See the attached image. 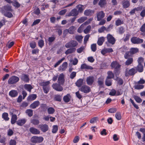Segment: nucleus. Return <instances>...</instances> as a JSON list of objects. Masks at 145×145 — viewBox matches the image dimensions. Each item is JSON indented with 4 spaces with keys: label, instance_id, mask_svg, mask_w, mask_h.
Returning a JSON list of instances; mask_svg holds the SVG:
<instances>
[{
    "label": "nucleus",
    "instance_id": "f257e3e1",
    "mask_svg": "<svg viewBox=\"0 0 145 145\" xmlns=\"http://www.w3.org/2000/svg\"><path fill=\"white\" fill-rule=\"evenodd\" d=\"M77 41L74 40H71L69 42L67 43L65 45V47L67 48H73L76 46L78 45Z\"/></svg>",
    "mask_w": 145,
    "mask_h": 145
},
{
    "label": "nucleus",
    "instance_id": "f03ea898",
    "mask_svg": "<svg viewBox=\"0 0 145 145\" xmlns=\"http://www.w3.org/2000/svg\"><path fill=\"white\" fill-rule=\"evenodd\" d=\"M44 140L43 137H38L34 136L32 137L31 138V141L33 143H39L41 142Z\"/></svg>",
    "mask_w": 145,
    "mask_h": 145
},
{
    "label": "nucleus",
    "instance_id": "7ed1b4c3",
    "mask_svg": "<svg viewBox=\"0 0 145 145\" xmlns=\"http://www.w3.org/2000/svg\"><path fill=\"white\" fill-rule=\"evenodd\" d=\"M19 80V78L16 76H12L9 78L8 83L9 84H13L18 82Z\"/></svg>",
    "mask_w": 145,
    "mask_h": 145
},
{
    "label": "nucleus",
    "instance_id": "20e7f679",
    "mask_svg": "<svg viewBox=\"0 0 145 145\" xmlns=\"http://www.w3.org/2000/svg\"><path fill=\"white\" fill-rule=\"evenodd\" d=\"M79 90L81 92L85 93H87L91 91L90 88L86 85H84L82 86L79 89Z\"/></svg>",
    "mask_w": 145,
    "mask_h": 145
},
{
    "label": "nucleus",
    "instance_id": "39448f33",
    "mask_svg": "<svg viewBox=\"0 0 145 145\" xmlns=\"http://www.w3.org/2000/svg\"><path fill=\"white\" fill-rule=\"evenodd\" d=\"M131 41L134 44H139L143 43V40L137 37H134L131 38Z\"/></svg>",
    "mask_w": 145,
    "mask_h": 145
},
{
    "label": "nucleus",
    "instance_id": "423d86ee",
    "mask_svg": "<svg viewBox=\"0 0 145 145\" xmlns=\"http://www.w3.org/2000/svg\"><path fill=\"white\" fill-rule=\"evenodd\" d=\"M108 42L110 43L113 45L114 44L116 39L114 38L110 34H108L106 37Z\"/></svg>",
    "mask_w": 145,
    "mask_h": 145
},
{
    "label": "nucleus",
    "instance_id": "0eeeda50",
    "mask_svg": "<svg viewBox=\"0 0 145 145\" xmlns=\"http://www.w3.org/2000/svg\"><path fill=\"white\" fill-rule=\"evenodd\" d=\"M137 72V70L134 68H132L129 70H126L125 72V76H126L130 75H133Z\"/></svg>",
    "mask_w": 145,
    "mask_h": 145
},
{
    "label": "nucleus",
    "instance_id": "6e6552de",
    "mask_svg": "<svg viewBox=\"0 0 145 145\" xmlns=\"http://www.w3.org/2000/svg\"><path fill=\"white\" fill-rule=\"evenodd\" d=\"M60 85L59 83H55L52 84V87L55 90L60 91H62L63 89V87L60 86Z\"/></svg>",
    "mask_w": 145,
    "mask_h": 145
},
{
    "label": "nucleus",
    "instance_id": "1a4fd4ad",
    "mask_svg": "<svg viewBox=\"0 0 145 145\" xmlns=\"http://www.w3.org/2000/svg\"><path fill=\"white\" fill-rule=\"evenodd\" d=\"M65 76L63 73L60 74L58 79L57 82L59 84L62 85L64 84L65 82Z\"/></svg>",
    "mask_w": 145,
    "mask_h": 145
},
{
    "label": "nucleus",
    "instance_id": "9d476101",
    "mask_svg": "<svg viewBox=\"0 0 145 145\" xmlns=\"http://www.w3.org/2000/svg\"><path fill=\"white\" fill-rule=\"evenodd\" d=\"M111 66L112 68H114L116 70L120 69L121 67V65L116 61L112 62L111 64Z\"/></svg>",
    "mask_w": 145,
    "mask_h": 145
},
{
    "label": "nucleus",
    "instance_id": "9b49d317",
    "mask_svg": "<svg viewBox=\"0 0 145 145\" xmlns=\"http://www.w3.org/2000/svg\"><path fill=\"white\" fill-rule=\"evenodd\" d=\"M97 20L98 21H100L105 16V14L103 11H101L97 12Z\"/></svg>",
    "mask_w": 145,
    "mask_h": 145
},
{
    "label": "nucleus",
    "instance_id": "f8f14e48",
    "mask_svg": "<svg viewBox=\"0 0 145 145\" xmlns=\"http://www.w3.org/2000/svg\"><path fill=\"white\" fill-rule=\"evenodd\" d=\"M78 11L76 9L74 8L67 15L68 16H75L78 14Z\"/></svg>",
    "mask_w": 145,
    "mask_h": 145
},
{
    "label": "nucleus",
    "instance_id": "ddd939ff",
    "mask_svg": "<svg viewBox=\"0 0 145 145\" xmlns=\"http://www.w3.org/2000/svg\"><path fill=\"white\" fill-rule=\"evenodd\" d=\"M94 77L93 76L87 77L86 80L87 84L89 85H91L94 82Z\"/></svg>",
    "mask_w": 145,
    "mask_h": 145
},
{
    "label": "nucleus",
    "instance_id": "4468645a",
    "mask_svg": "<svg viewBox=\"0 0 145 145\" xmlns=\"http://www.w3.org/2000/svg\"><path fill=\"white\" fill-rule=\"evenodd\" d=\"M68 64L67 62H64L63 64L59 67V71H65L67 67Z\"/></svg>",
    "mask_w": 145,
    "mask_h": 145
},
{
    "label": "nucleus",
    "instance_id": "2eb2a0df",
    "mask_svg": "<svg viewBox=\"0 0 145 145\" xmlns=\"http://www.w3.org/2000/svg\"><path fill=\"white\" fill-rule=\"evenodd\" d=\"M75 30V27L73 26H72L70 27L69 29H66L64 31V32H69L71 34H73L74 33V31Z\"/></svg>",
    "mask_w": 145,
    "mask_h": 145
},
{
    "label": "nucleus",
    "instance_id": "dca6fc26",
    "mask_svg": "<svg viewBox=\"0 0 145 145\" xmlns=\"http://www.w3.org/2000/svg\"><path fill=\"white\" fill-rule=\"evenodd\" d=\"M39 127L43 132H45L48 129V127L46 124H44L39 125Z\"/></svg>",
    "mask_w": 145,
    "mask_h": 145
},
{
    "label": "nucleus",
    "instance_id": "f3484780",
    "mask_svg": "<svg viewBox=\"0 0 145 145\" xmlns=\"http://www.w3.org/2000/svg\"><path fill=\"white\" fill-rule=\"evenodd\" d=\"M40 105V102L38 101H34L30 105V107L32 109H35L39 106Z\"/></svg>",
    "mask_w": 145,
    "mask_h": 145
},
{
    "label": "nucleus",
    "instance_id": "a211bd4d",
    "mask_svg": "<svg viewBox=\"0 0 145 145\" xmlns=\"http://www.w3.org/2000/svg\"><path fill=\"white\" fill-rule=\"evenodd\" d=\"M29 131L32 133L34 135L38 134L40 133V131L38 130L33 127H31Z\"/></svg>",
    "mask_w": 145,
    "mask_h": 145
},
{
    "label": "nucleus",
    "instance_id": "6ab92c4d",
    "mask_svg": "<svg viewBox=\"0 0 145 145\" xmlns=\"http://www.w3.org/2000/svg\"><path fill=\"white\" fill-rule=\"evenodd\" d=\"M122 4L123 7L125 8H128L130 5L129 2L128 0H123Z\"/></svg>",
    "mask_w": 145,
    "mask_h": 145
},
{
    "label": "nucleus",
    "instance_id": "aec40b11",
    "mask_svg": "<svg viewBox=\"0 0 145 145\" xmlns=\"http://www.w3.org/2000/svg\"><path fill=\"white\" fill-rule=\"evenodd\" d=\"M21 80L26 82H28L29 81V79L28 76L25 74H23L21 77Z\"/></svg>",
    "mask_w": 145,
    "mask_h": 145
},
{
    "label": "nucleus",
    "instance_id": "412c9836",
    "mask_svg": "<svg viewBox=\"0 0 145 145\" xmlns=\"http://www.w3.org/2000/svg\"><path fill=\"white\" fill-rule=\"evenodd\" d=\"M37 95L35 94H32L29 96L27 97V100L28 101H33L35 100L37 98Z\"/></svg>",
    "mask_w": 145,
    "mask_h": 145
},
{
    "label": "nucleus",
    "instance_id": "4be33fe9",
    "mask_svg": "<svg viewBox=\"0 0 145 145\" xmlns=\"http://www.w3.org/2000/svg\"><path fill=\"white\" fill-rule=\"evenodd\" d=\"M26 121L27 120L25 119L19 120L17 121V123L18 125L21 126L23 125L25 123Z\"/></svg>",
    "mask_w": 145,
    "mask_h": 145
},
{
    "label": "nucleus",
    "instance_id": "5701e85b",
    "mask_svg": "<svg viewBox=\"0 0 145 145\" xmlns=\"http://www.w3.org/2000/svg\"><path fill=\"white\" fill-rule=\"evenodd\" d=\"M80 68L81 69H86L92 70L93 68L91 66L88 65L86 64H83L81 65Z\"/></svg>",
    "mask_w": 145,
    "mask_h": 145
},
{
    "label": "nucleus",
    "instance_id": "b1692460",
    "mask_svg": "<svg viewBox=\"0 0 145 145\" xmlns=\"http://www.w3.org/2000/svg\"><path fill=\"white\" fill-rule=\"evenodd\" d=\"M94 13V11L93 10L90 9H88L84 11V14L85 15L89 16L92 15Z\"/></svg>",
    "mask_w": 145,
    "mask_h": 145
},
{
    "label": "nucleus",
    "instance_id": "393cba45",
    "mask_svg": "<svg viewBox=\"0 0 145 145\" xmlns=\"http://www.w3.org/2000/svg\"><path fill=\"white\" fill-rule=\"evenodd\" d=\"M9 94L11 97H14L17 96L18 93L16 90H12L9 92Z\"/></svg>",
    "mask_w": 145,
    "mask_h": 145
},
{
    "label": "nucleus",
    "instance_id": "a878e982",
    "mask_svg": "<svg viewBox=\"0 0 145 145\" xmlns=\"http://www.w3.org/2000/svg\"><path fill=\"white\" fill-rule=\"evenodd\" d=\"M71 97L70 95L69 94H68L63 97V101L66 103H68Z\"/></svg>",
    "mask_w": 145,
    "mask_h": 145
},
{
    "label": "nucleus",
    "instance_id": "bb28decb",
    "mask_svg": "<svg viewBox=\"0 0 145 145\" xmlns=\"http://www.w3.org/2000/svg\"><path fill=\"white\" fill-rule=\"evenodd\" d=\"M105 40V38L104 37H100L98 39L97 42L99 46L102 45Z\"/></svg>",
    "mask_w": 145,
    "mask_h": 145
},
{
    "label": "nucleus",
    "instance_id": "cd10ccee",
    "mask_svg": "<svg viewBox=\"0 0 145 145\" xmlns=\"http://www.w3.org/2000/svg\"><path fill=\"white\" fill-rule=\"evenodd\" d=\"M76 7L78 9V11L79 12L82 13L85 8V7L84 5H79L77 6Z\"/></svg>",
    "mask_w": 145,
    "mask_h": 145
},
{
    "label": "nucleus",
    "instance_id": "c85d7f7f",
    "mask_svg": "<svg viewBox=\"0 0 145 145\" xmlns=\"http://www.w3.org/2000/svg\"><path fill=\"white\" fill-rule=\"evenodd\" d=\"M98 84L100 87H102L104 84V78L100 77L98 78Z\"/></svg>",
    "mask_w": 145,
    "mask_h": 145
},
{
    "label": "nucleus",
    "instance_id": "c756f323",
    "mask_svg": "<svg viewBox=\"0 0 145 145\" xmlns=\"http://www.w3.org/2000/svg\"><path fill=\"white\" fill-rule=\"evenodd\" d=\"M76 49L74 48H72L69 49L65 52V53L66 55H68L69 54H72L74 53L76 51Z\"/></svg>",
    "mask_w": 145,
    "mask_h": 145
},
{
    "label": "nucleus",
    "instance_id": "7c9ffc66",
    "mask_svg": "<svg viewBox=\"0 0 145 145\" xmlns=\"http://www.w3.org/2000/svg\"><path fill=\"white\" fill-rule=\"evenodd\" d=\"M83 80L82 79H79L76 82V86L78 87H80L83 84Z\"/></svg>",
    "mask_w": 145,
    "mask_h": 145
},
{
    "label": "nucleus",
    "instance_id": "2f4dec72",
    "mask_svg": "<svg viewBox=\"0 0 145 145\" xmlns=\"http://www.w3.org/2000/svg\"><path fill=\"white\" fill-rule=\"evenodd\" d=\"M24 87L25 89L29 92H31V89L33 88V87L30 84H25L24 85Z\"/></svg>",
    "mask_w": 145,
    "mask_h": 145
},
{
    "label": "nucleus",
    "instance_id": "473e14b6",
    "mask_svg": "<svg viewBox=\"0 0 145 145\" xmlns=\"http://www.w3.org/2000/svg\"><path fill=\"white\" fill-rule=\"evenodd\" d=\"M106 4V0H100L99 3V5L101 7H103Z\"/></svg>",
    "mask_w": 145,
    "mask_h": 145
},
{
    "label": "nucleus",
    "instance_id": "72a5a7b5",
    "mask_svg": "<svg viewBox=\"0 0 145 145\" xmlns=\"http://www.w3.org/2000/svg\"><path fill=\"white\" fill-rule=\"evenodd\" d=\"M140 30L142 32L141 34L143 36H145V23L140 28Z\"/></svg>",
    "mask_w": 145,
    "mask_h": 145
},
{
    "label": "nucleus",
    "instance_id": "f704fd0d",
    "mask_svg": "<svg viewBox=\"0 0 145 145\" xmlns=\"http://www.w3.org/2000/svg\"><path fill=\"white\" fill-rule=\"evenodd\" d=\"M85 26L86 25L84 23L82 24L78 28L77 30V32L79 33H82V32L83 29L85 28Z\"/></svg>",
    "mask_w": 145,
    "mask_h": 145
},
{
    "label": "nucleus",
    "instance_id": "c9c22d12",
    "mask_svg": "<svg viewBox=\"0 0 145 145\" xmlns=\"http://www.w3.org/2000/svg\"><path fill=\"white\" fill-rule=\"evenodd\" d=\"M8 114L7 113L4 112L2 115V117L6 121H8L9 120V118L8 117Z\"/></svg>",
    "mask_w": 145,
    "mask_h": 145
},
{
    "label": "nucleus",
    "instance_id": "e433bc0d",
    "mask_svg": "<svg viewBox=\"0 0 145 145\" xmlns=\"http://www.w3.org/2000/svg\"><path fill=\"white\" fill-rule=\"evenodd\" d=\"M83 37L82 35H76L75 38V39L79 42L82 41Z\"/></svg>",
    "mask_w": 145,
    "mask_h": 145
},
{
    "label": "nucleus",
    "instance_id": "4c0bfd02",
    "mask_svg": "<svg viewBox=\"0 0 145 145\" xmlns=\"http://www.w3.org/2000/svg\"><path fill=\"white\" fill-rule=\"evenodd\" d=\"M55 111V109L52 107H50L47 109V112L48 114H53L54 112Z\"/></svg>",
    "mask_w": 145,
    "mask_h": 145
},
{
    "label": "nucleus",
    "instance_id": "58836bf2",
    "mask_svg": "<svg viewBox=\"0 0 145 145\" xmlns=\"http://www.w3.org/2000/svg\"><path fill=\"white\" fill-rule=\"evenodd\" d=\"M25 113L29 117H31L33 115V110L31 109L26 110Z\"/></svg>",
    "mask_w": 145,
    "mask_h": 145
},
{
    "label": "nucleus",
    "instance_id": "ea45409f",
    "mask_svg": "<svg viewBox=\"0 0 145 145\" xmlns=\"http://www.w3.org/2000/svg\"><path fill=\"white\" fill-rule=\"evenodd\" d=\"M17 120V116L15 114L12 115L11 120V123L12 124H14Z\"/></svg>",
    "mask_w": 145,
    "mask_h": 145
},
{
    "label": "nucleus",
    "instance_id": "a19ab883",
    "mask_svg": "<svg viewBox=\"0 0 145 145\" xmlns=\"http://www.w3.org/2000/svg\"><path fill=\"white\" fill-rule=\"evenodd\" d=\"M137 70L139 72H142L143 70V66L141 64H138L137 68Z\"/></svg>",
    "mask_w": 145,
    "mask_h": 145
},
{
    "label": "nucleus",
    "instance_id": "79ce46f5",
    "mask_svg": "<svg viewBox=\"0 0 145 145\" xmlns=\"http://www.w3.org/2000/svg\"><path fill=\"white\" fill-rule=\"evenodd\" d=\"M50 84V82L49 81L46 82H42L40 83L41 85L43 87H46V86H49L48 85Z\"/></svg>",
    "mask_w": 145,
    "mask_h": 145
},
{
    "label": "nucleus",
    "instance_id": "37998d69",
    "mask_svg": "<svg viewBox=\"0 0 145 145\" xmlns=\"http://www.w3.org/2000/svg\"><path fill=\"white\" fill-rule=\"evenodd\" d=\"M108 76L106 78L110 79L113 78L114 76V74L111 71H109L107 72Z\"/></svg>",
    "mask_w": 145,
    "mask_h": 145
},
{
    "label": "nucleus",
    "instance_id": "c03bdc74",
    "mask_svg": "<svg viewBox=\"0 0 145 145\" xmlns=\"http://www.w3.org/2000/svg\"><path fill=\"white\" fill-rule=\"evenodd\" d=\"M130 51L132 54H133L138 52V49L137 48H131Z\"/></svg>",
    "mask_w": 145,
    "mask_h": 145
},
{
    "label": "nucleus",
    "instance_id": "a18cd8bd",
    "mask_svg": "<svg viewBox=\"0 0 145 145\" xmlns=\"http://www.w3.org/2000/svg\"><path fill=\"white\" fill-rule=\"evenodd\" d=\"M133 61V58H131L128 59L125 62V65H129L131 64Z\"/></svg>",
    "mask_w": 145,
    "mask_h": 145
},
{
    "label": "nucleus",
    "instance_id": "49530a36",
    "mask_svg": "<svg viewBox=\"0 0 145 145\" xmlns=\"http://www.w3.org/2000/svg\"><path fill=\"white\" fill-rule=\"evenodd\" d=\"M87 19V18L86 17H82L78 20V22L81 23L85 21Z\"/></svg>",
    "mask_w": 145,
    "mask_h": 145
},
{
    "label": "nucleus",
    "instance_id": "de8ad7c7",
    "mask_svg": "<svg viewBox=\"0 0 145 145\" xmlns=\"http://www.w3.org/2000/svg\"><path fill=\"white\" fill-rule=\"evenodd\" d=\"M54 99L55 101L60 102L61 101V96L59 95H56L54 96Z\"/></svg>",
    "mask_w": 145,
    "mask_h": 145
},
{
    "label": "nucleus",
    "instance_id": "09e8293b",
    "mask_svg": "<svg viewBox=\"0 0 145 145\" xmlns=\"http://www.w3.org/2000/svg\"><path fill=\"white\" fill-rule=\"evenodd\" d=\"M91 29V26L90 25H88L84 30V33L85 34L88 33L90 31Z\"/></svg>",
    "mask_w": 145,
    "mask_h": 145
},
{
    "label": "nucleus",
    "instance_id": "8fccbe9b",
    "mask_svg": "<svg viewBox=\"0 0 145 145\" xmlns=\"http://www.w3.org/2000/svg\"><path fill=\"white\" fill-rule=\"evenodd\" d=\"M4 12L12 11V9L11 8V7L10 6L7 5L4 7Z\"/></svg>",
    "mask_w": 145,
    "mask_h": 145
},
{
    "label": "nucleus",
    "instance_id": "3c124183",
    "mask_svg": "<svg viewBox=\"0 0 145 145\" xmlns=\"http://www.w3.org/2000/svg\"><path fill=\"white\" fill-rule=\"evenodd\" d=\"M105 84L108 86H110L112 85V80L110 79L106 78L105 81Z\"/></svg>",
    "mask_w": 145,
    "mask_h": 145
},
{
    "label": "nucleus",
    "instance_id": "603ef678",
    "mask_svg": "<svg viewBox=\"0 0 145 145\" xmlns=\"http://www.w3.org/2000/svg\"><path fill=\"white\" fill-rule=\"evenodd\" d=\"M123 24V21H121L120 19H118L116 20L115 22V25L116 26H119Z\"/></svg>",
    "mask_w": 145,
    "mask_h": 145
},
{
    "label": "nucleus",
    "instance_id": "864d4df0",
    "mask_svg": "<svg viewBox=\"0 0 145 145\" xmlns=\"http://www.w3.org/2000/svg\"><path fill=\"white\" fill-rule=\"evenodd\" d=\"M132 54L130 51L126 52L124 55V57L125 59H127Z\"/></svg>",
    "mask_w": 145,
    "mask_h": 145
},
{
    "label": "nucleus",
    "instance_id": "5fc2aeb1",
    "mask_svg": "<svg viewBox=\"0 0 145 145\" xmlns=\"http://www.w3.org/2000/svg\"><path fill=\"white\" fill-rule=\"evenodd\" d=\"M31 122L33 124L37 125L39 123V121L38 120L33 119L31 121Z\"/></svg>",
    "mask_w": 145,
    "mask_h": 145
},
{
    "label": "nucleus",
    "instance_id": "6e6d98bb",
    "mask_svg": "<svg viewBox=\"0 0 145 145\" xmlns=\"http://www.w3.org/2000/svg\"><path fill=\"white\" fill-rule=\"evenodd\" d=\"M4 15L8 18H11L13 16L11 12H9V11L4 12Z\"/></svg>",
    "mask_w": 145,
    "mask_h": 145
},
{
    "label": "nucleus",
    "instance_id": "4d7b16f0",
    "mask_svg": "<svg viewBox=\"0 0 145 145\" xmlns=\"http://www.w3.org/2000/svg\"><path fill=\"white\" fill-rule=\"evenodd\" d=\"M139 84L136 85L135 86V89H141L144 88V86L142 85H139Z\"/></svg>",
    "mask_w": 145,
    "mask_h": 145
},
{
    "label": "nucleus",
    "instance_id": "13d9d810",
    "mask_svg": "<svg viewBox=\"0 0 145 145\" xmlns=\"http://www.w3.org/2000/svg\"><path fill=\"white\" fill-rule=\"evenodd\" d=\"M134 98L135 100L138 103H140L142 101V99L139 97L137 96H135Z\"/></svg>",
    "mask_w": 145,
    "mask_h": 145
},
{
    "label": "nucleus",
    "instance_id": "bf43d9fd",
    "mask_svg": "<svg viewBox=\"0 0 145 145\" xmlns=\"http://www.w3.org/2000/svg\"><path fill=\"white\" fill-rule=\"evenodd\" d=\"M98 119V118L97 117H94L90 120V122L91 123H95L97 122Z\"/></svg>",
    "mask_w": 145,
    "mask_h": 145
},
{
    "label": "nucleus",
    "instance_id": "052dcab7",
    "mask_svg": "<svg viewBox=\"0 0 145 145\" xmlns=\"http://www.w3.org/2000/svg\"><path fill=\"white\" fill-rule=\"evenodd\" d=\"M115 117L118 120H121V117L120 113L119 112H117L115 114Z\"/></svg>",
    "mask_w": 145,
    "mask_h": 145
},
{
    "label": "nucleus",
    "instance_id": "680f3d73",
    "mask_svg": "<svg viewBox=\"0 0 145 145\" xmlns=\"http://www.w3.org/2000/svg\"><path fill=\"white\" fill-rule=\"evenodd\" d=\"M65 59L64 57H63L61 59L57 62L54 65V67H56L58 66Z\"/></svg>",
    "mask_w": 145,
    "mask_h": 145
},
{
    "label": "nucleus",
    "instance_id": "e2e57ef3",
    "mask_svg": "<svg viewBox=\"0 0 145 145\" xmlns=\"http://www.w3.org/2000/svg\"><path fill=\"white\" fill-rule=\"evenodd\" d=\"M76 72H72L70 74L69 77L71 79H73L76 76Z\"/></svg>",
    "mask_w": 145,
    "mask_h": 145
},
{
    "label": "nucleus",
    "instance_id": "0e129e2a",
    "mask_svg": "<svg viewBox=\"0 0 145 145\" xmlns=\"http://www.w3.org/2000/svg\"><path fill=\"white\" fill-rule=\"evenodd\" d=\"M58 130V127L57 125H54L53 126L52 132L53 133H56Z\"/></svg>",
    "mask_w": 145,
    "mask_h": 145
},
{
    "label": "nucleus",
    "instance_id": "69168bd1",
    "mask_svg": "<svg viewBox=\"0 0 145 145\" xmlns=\"http://www.w3.org/2000/svg\"><path fill=\"white\" fill-rule=\"evenodd\" d=\"M125 32L124 29L123 28L121 27H120L118 30V33L119 34H121Z\"/></svg>",
    "mask_w": 145,
    "mask_h": 145
},
{
    "label": "nucleus",
    "instance_id": "338daca9",
    "mask_svg": "<svg viewBox=\"0 0 145 145\" xmlns=\"http://www.w3.org/2000/svg\"><path fill=\"white\" fill-rule=\"evenodd\" d=\"M91 48L93 52H95L96 50V44H92L91 46Z\"/></svg>",
    "mask_w": 145,
    "mask_h": 145
},
{
    "label": "nucleus",
    "instance_id": "774afa93",
    "mask_svg": "<svg viewBox=\"0 0 145 145\" xmlns=\"http://www.w3.org/2000/svg\"><path fill=\"white\" fill-rule=\"evenodd\" d=\"M67 11V10L64 9L60 11L59 12V14L61 15H63L66 13Z\"/></svg>",
    "mask_w": 145,
    "mask_h": 145
}]
</instances>
